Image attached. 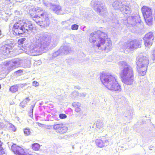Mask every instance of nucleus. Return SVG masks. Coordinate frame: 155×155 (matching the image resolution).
I'll list each match as a JSON object with an SVG mask.
<instances>
[{"instance_id":"obj_2","label":"nucleus","mask_w":155,"mask_h":155,"mask_svg":"<svg viewBox=\"0 0 155 155\" xmlns=\"http://www.w3.org/2000/svg\"><path fill=\"white\" fill-rule=\"evenodd\" d=\"M107 35L104 32L100 30L92 33L90 35V42L92 43L93 46L99 49L108 51L112 49V43Z\"/></svg>"},{"instance_id":"obj_27","label":"nucleus","mask_w":155,"mask_h":155,"mask_svg":"<svg viewBox=\"0 0 155 155\" xmlns=\"http://www.w3.org/2000/svg\"><path fill=\"white\" fill-rule=\"evenodd\" d=\"M72 105L74 107L76 108L78 107H80L81 104L78 102H75L73 103Z\"/></svg>"},{"instance_id":"obj_43","label":"nucleus","mask_w":155,"mask_h":155,"mask_svg":"<svg viewBox=\"0 0 155 155\" xmlns=\"http://www.w3.org/2000/svg\"><path fill=\"white\" fill-rule=\"evenodd\" d=\"M151 148H150V150H151Z\"/></svg>"},{"instance_id":"obj_38","label":"nucleus","mask_w":155,"mask_h":155,"mask_svg":"<svg viewBox=\"0 0 155 155\" xmlns=\"http://www.w3.org/2000/svg\"><path fill=\"white\" fill-rule=\"evenodd\" d=\"M31 110H30L29 114H31Z\"/></svg>"},{"instance_id":"obj_34","label":"nucleus","mask_w":155,"mask_h":155,"mask_svg":"<svg viewBox=\"0 0 155 155\" xmlns=\"http://www.w3.org/2000/svg\"><path fill=\"white\" fill-rule=\"evenodd\" d=\"M33 85L35 87L38 86L39 84L36 81H34L33 82Z\"/></svg>"},{"instance_id":"obj_23","label":"nucleus","mask_w":155,"mask_h":155,"mask_svg":"<svg viewBox=\"0 0 155 155\" xmlns=\"http://www.w3.org/2000/svg\"><path fill=\"white\" fill-rule=\"evenodd\" d=\"M18 85L12 86L9 89V90L12 93H15L18 90Z\"/></svg>"},{"instance_id":"obj_6","label":"nucleus","mask_w":155,"mask_h":155,"mask_svg":"<svg viewBox=\"0 0 155 155\" xmlns=\"http://www.w3.org/2000/svg\"><path fill=\"white\" fill-rule=\"evenodd\" d=\"M35 11L37 14L40 12V14L35 15L33 20L42 28L48 26L50 23L47 13L39 8H35Z\"/></svg>"},{"instance_id":"obj_18","label":"nucleus","mask_w":155,"mask_h":155,"mask_svg":"<svg viewBox=\"0 0 155 155\" xmlns=\"http://www.w3.org/2000/svg\"><path fill=\"white\" fill-rule=\"evenodd\" d=\"M9 46L7 45L2 46L0 48V50L3 54H7L10 53Z\"/></svg>"},{"instance_id":"obj_35","label":"nucleus","mask_w":155,"mask_h":155,"mask_svg":"<svg viewBox=\"0 0 155 155\" xmlns=\"http://www.w3.org/2000/svg\"><path fill=\"white\" fill-rule=\"evenodd\" d=\"M87 95V94L86 93H79V97H85V96Z\"/></svg>"},{"instance_id":"obj_7","label":"nucleus","mask_w":155,"mask_h":155,"mask_svg":"<svg viewBox=\"0 0 155 155\" xmlns=\"http://www.w3.org/2000/svg\"><path fill=\"white\" fill-rule=\"evenodd\" d=\"M149 63V60L147 57L144 56L139 57L136 63L137 68L140 75H144L146 74Z\"/></svg>"},{"instance_id":"obj_37","label":"nucleus","mask_w":155,"mask_h":155,"mask_svg":"<svg viewBox=\"0 0 155 155\" xmlns=\"http://www.w3.org/2000/svg\"><path fill=\"white\" fill-rule=\"evenodd\" d=\"M37 124L40 127H41L42 125V124L39 123H37Z\"/></svg>"},{"instance_id":"obj_24","label":"nucleus","mask_w":155,"mask_h":155,"mask_svg":"<svg viewBox=\"0 0 155 155\" xmlns=\"http://www.w3.org/2000/svg\"><path fill=\"white\" fill-rule=\"evenodd\" d=\"M32 148L35 150L37 151L39 150L40 148V145L38 143H35L32 144Z\"/></svg>"},{"instance_id":"obj_14","label":"nucleus","mask_w":155,"mask_h":155,"mask_svg":"<svg viewBox=\"0 0 155 155\" xmlns=\"http://www.w3.org/2000/svg\"><path fill=\"white\" fill-rule=\"evenodd\" d=\"M94 9L97 13L103 14L106 12V7L103 4L101 5L97 4V6L94 7Z\"/></svg>"},{"instance_id":"obj_15","label":"nucleus","mask_w":155,"mask_h":155,"mask_svg":"<svg viewBox=\"0 0 155 155\" xmlns=\"http://www.w3.org/2000/svg\"><path fill=\"white\" fill-rule=\"evenodd\" d=\"M21 63V61L18 59L10 61L9 64H10V69L11 71L16 68L19 67Z\"/></svg>"},{"instance_id":"obj_1","label":"nucleus","mask_w":155,"mask_h":155,"mask_svg":"<svg viewBox=\"0 0 155 155\" xmlns=\"http://www.w3.org/2000/svg\"><path fill=\"white\" fill-rule=\"evenodd\" d=\"M51 42V38L47 34H38L29 46L27 53L32 56L40 55L47 51Z\"/></svg>"},{"instance_id":"obj_9","label":"nucleus","mask_w":155,"mask_h":155,"mask_svg":"<svg viewBox=\"0 0 155 155\" xmlns=\"http://www.w3.org/2000/svg\"><path fill=\"white\" fill-rule=\"evenodd\" d=\"M141 11L147 24L149 25H151L153 20L151 9L147 6H143L141 8Z\"/></svg>"},{"instance_id":"obj_21","label":"nucleus","mask_w":155,"mask_h":155,"mask_svg":"<svg viewBox=\"0 0 155 155\" xmlns=\"http://www.w3.org/2000/svg\"><path fill=\"white\" fill-rule=\"evenodd\" d=\"M30 100L29 97H26L25 100H23L20 104V106L22 108L25 107L27 103L30 101Z\"/></svg>"},{"instance_id":"obj_29","label":"nucleus","mask_w":155,"mask_h":155,"mask_svg":"<svg viewBox=\"0 0 155 155\" xmlns=\"http://www.w3.org/2000/svg\"><path fill=\"white\" fill-rule=\"evenodd\" d=\"M72 95V97H75L78 96H79V93L77 91H74L72 92L71 94Z\"/></svg>"},{"instance_id":"obj_5","label":"nucleus","mask_w":155,"mask_h":155,"mask_svg":"<svg viewBox=\"0 0 155 155\" xmlns=\"http://www.w3.org/2000/svg\"><path fill=\"white\" fill-rule=\"evenodd\" d=\"M34 26L31 22L20 21L15 23L13 28L16 35L22 34L28 31H32L34 29Z\"/></svg>"},{"instance_id":"obj_33","label":"nucleus","mask_w":155,"mask_h":155,"mask_svg":"<svg viewBox=\"0 0 155 155\" xmlns=\"http://www.w3.org/2000/svg\"><path fill=\"white\" fill-rule=\"evenodd\" d=\"M59 117L60 118L63 119L66 118L67 116L66 115L64 114H59Z\"/></svg>"},{"instance_id":"obj_11","label":"nucleus","mask_w":155,"mask_h":155,"mask_svg":"<svg viewBox=\"0 0 155 155\" xmlns=\"http://www.w3.org/2000/svg\"><path fill=\"white\" fill-rule=\"evenodd\" d=\"M154 38V37L152 32H149L146 34L143 38L145 46L149 47L151 46Z\"/></svg>"},{"instance_id":"obj_26","label":"nucleus","mask_w":155,"mask_h":155,"mask_svg":"<svg viewBox=\"0 0 155 155\" xmlns=\"http://www.w3.org/2000/svg\"><path fill=\"white\" fill-rule=\"evenodd\" d=\"M24 132L25 134L26 135H28L30 134L31 131L30 129L28 128H25L24 130Z\"/></svg>"},{"instance_id":"obj_30","label":"nucleus","mask_w":155,"mask_h":155,"mask_svg":"<svg viewBox=\"0 0 155 155\" xmlns=\"http://www.w3.org/2000/svg\"><path fill=\"white\" fill-rule=\"evenodd\" d=\"M78 25L76 24L72 25L71 27V29L73 30H77L78 28Z\"/></svg>"},{"instance_id":"obj_31","label":"nucleus","mask_w":155,"mask_h":155,"mask_svg":"<svg viewBox=\"0 0 155 155\" xmlns=\"http://www.w3.org/2000/svg\"><path fill=\"white\" fill-rule=\"evenodd\" d=\"M111 140V139L110 137H109L107 139L105 140L104 143H105V146H107L109 144V142Z\"/></svg>"},{"instance_id":"obj_44","label":"nucleus","mask_w":155,"mask_h":155,"mask_svg":"<svg viewBox=\"0 0 155 155\" xmlns=\"http://www.w3.org/2000/svg\"><path fill=\"white\" fill-rule=\"evenodd\" d=\"M151 148H150V150H151Z\"/></svg>"},{"instance_id":"obj_17","label":"nucleus","mask_w":155,"mask_h":155,"mask_svg":"<svg viewBox=\"0 0 155 155\" xmlns=\"http://www.w3.org/2000/svg\"><path fill=\"white\" fill-rule=\"evenodd\" d=\"M51 9L57 14H62L64 13L61 10V7L58 5H52Z\"/></svg>"},{"instance_id":"obj_36","label":"nucleus","mask_w":155,"mask_h":155,"mask_svg":"<svg viewBox=\"0 0 155 155\" xmlns=\"http://www.w3.org/2000/svg\"><path fill=\"white\" fill-rule=\"evenodd\" d=\"M23 72V71L22 70H19L15 72L16 74H21Z\"/></svg>"},{"instance_id":"obj_3","label":"nucleus","mask_w":155,"mask_h":155,"mask_svg":"<svg viewBox=\"0 0 155 155\" xmlns=\"http://www.w3.org/2000/svg\"><path fill=\"white\" fill-rule=\"evenodd\" d=\"M118 64L120 68H123L121 72L123 82L127 85L132 84L134 78L132 68L125 61H120Z\"/></svg>"},{"instance_id":"obj_28","label":"nucleus","mask_w":155,"mask_h":155,"mask_svg":"<svg viewBox=\"0 0 155 155\" xmlns=\"http://www.w3.org/2000/svg\"><path fill=\"white\" fill-rule=\"evenodd\" d=\"M80 107H78L75 108V111L79 113V116H80L82 114L83 112L81 110V109L79 108Z\"/></svg>"},{"instance_id":"obj_42","label":"nucleus","mask_w":155,"mask_h":155,"mask_svg":"<svg viewBox=\"0 0 155 155\" xmlns=\"http://www.w3.org/2000/svg\"><path fill=\"white\" fill-rule=\"evenodd\" d=\"M78 89H80V88L79 87H78Z\"/></svg>"},{"instance_id":"obj_39","label":"nucleus","mask_w":155,"mask_h":155,"mask_svg":"<svg viewBox=\"0 0 155 155\" xmlns=\"http://www.w3.org/2000/svg\"><path fill=\"white\" fill-rule=\"evenodd\" d=\"M1 35V31L0 30V35Z\"/></svg>"},{"instance_id":"obj_32","label":"nucleus","mask_w":155,"mask_h":155,"mask_svg":"<svg viewBox=\"0 0 155 155\" xmlns=\"http://www.w3.org/2000/svg\"><path fill=\"white\" fill-rule=\"evenodd\" d=\"M35 107V105H32L31 106L30 108L31 109V114H29V116L31 117L33 116V108Z\"/></svg>"},{"instance_id":"obj_16","label":"nucleus","mask_w":155,"mask_h":155,"mask_svg":"<svg viewBox=\"0 0 155 155\" xmlns=\"http://www.w3.org/2000/svg\"><path fill=\"white\" fill-rule=\"evenodd\" d=\"M133 43L132 41L124 43L123 44L121 48L123 49H127L130 51H132L134 49Z\"/></svg>"},{"instance_id":"obj_22","label":"nucleus","mask_w":155,"mask_h":155,"mask_svg":"<svg viewBox=\"0 0 155 155\" xmlns=\"http://www.w3.org/2000/svg\"><path fill=\"white\" fill-rule=\"evenodd\" d=\"M97 145L99 147H102L105 146L104 142L100 139H97L96 140Z\"/></svg>"},{"instance_id":"obj_40","label":"nucleus","mask_w":155,"mask_h":155,"mask_svg":"<svg viewBox=\"0 0 155 155\" xmlns=\"http://www.w3.org/2000/svg\"><path fill=\"white\" fill-rule=\"evenodd\" d=\"M153 56L155 57V54H153Z\"/></svg>"},{"instance_id":"obj_13","label":"nucleus","mask_w":155,"mask_h":155,"mask_svg":"<svg viewBox=\"0 0 155 155\" xmlns=\"http://www.w3.org/2000/svg\"><path fill=\"white\" fill-rule=\"evenodd\" d=\"M53 127L56 132L60 134H63L66 133L68 130V127L64 126L62 124H54L53 126Z\"/></svg>"},{"instance_id":"obj_19","label":"nucleus","mask_w":155,"mask_h":155,"mask_svg":"<svg viewBox=\"0 0 155 155\" xmlns=\"http://www.w3.org/2000/svg\"><path fill=\"white\" fill-rule=\"evenodd\" d=\"M96 125L97 128L99 131H102L104 129V123L102 120H98L96 122Z\"/></svg>"},{"instance_id":"obj_8","label":"nucleus","mask_w":155,"mask_h":155,"mask_svg":"<svg viewBox=\"0 0 155 155\" xmlns=\"http://www.w3.org/2000/svg\"><path fill=\"white\" fill-rule=\"evenodd\" d=\"M113 7L115 9H119L121 12H123L127 16V14L131 13V8L130 5H128L125 2H122L117 0L113 4Z\"/></svg>"},{"instance_id":"obj_25","label":"nucleus","mask_w":155,"mask_h":155,"mask_svg":"<svg viewBox=\"0 0 155 155\" xmlns=\"http://www.w3.org/2000/svg\"><path fill=\"white\" fill-rule=\"evenodd\" d=\"M26 38H22L18 39V44L19 45L23 44L25 41Z\"/></svg>"},{"instance_id":"obj_12","label":"nucleus","mask_w":155,"mask_h":155,"mask_svg":"<svg viewBox=\"0 0 155 155\" xmlns=\"http://www.w3.org/2000/svg\"><path fill=\"white\" fill-rule=\"evenodd\" d=\"M70 50V48L68 46L61 47L60 49L57 51L53 54L52 58H54L59 55L62 54H67Z\"/></svg>"},{"instance_id":"obj_4","label":"nucleus","mask_w":155,"mask_h":155,"mask_svg":"<svg viewBox=\"0 0 155 155\" xmlns=\"http://www.w3.org/2000/svg\"><path fill=\"white\" fill-rule=\"evenodd\" d=\"M100 79L102 83L108 89L118 92L121 91L120 86L113 76L109 74H103L101 76Z\"/></svg>"},{"instance_id":"obj_41","label":"nucleus","mask_w":155,"mask_h":155,"mask_svg":"<svg viewBox=\"0 0 155 155\" xmlns=\"http://www.w3.org/2000/svg\"><path fill=\"white\" fill-rule=\"evenodd\" d=\"M1 85L0 84V89H1Z\"/></svg>"},{"instance_id":"obj_10","label":"nucleus","mask_w":155,"mask_h":155,"mask_svg":"<svg viewBox=\"0 0 155 155\" xmlns=\"http://www.w3.org/2000/svg\"><path fill=\"white\" fill-rule=\"evenodd\" d=\"M127 21L128 26L130 27H132L135 25L137 23H140V20L138 15H137L135 16H128Z\"/></svg>"},{"instance_id":"obj_20","label":"nucleus","mask_w":155,"mask_h":155,"mask_svg":"<svg viewBox=\"0 0 155 155\" xmlns=\"http://www.w3.org/2000/svg\"><path fill=\"white\" fill-rule=\"evenodd\" d=\"M133 42V46L134 49L137 48H140L141 46L142 42L141 40H132Z\"/></svg>"}]
</instances>
